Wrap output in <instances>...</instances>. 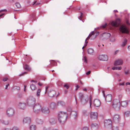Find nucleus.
I'll use <instances>...</instances> for the list:
<instances>
[{
	"instance_id": "1",
	"label": "nucleus",
	"mask_w": 130,
	"mask_h": 130,
	"mask_svg": "<svg viewBox=\"0 0 130 130\" xmlns=\"http://www.w3.org/2000/svg\"><path fill=\"white\" fill-rule=\"evenodd\" d=\"M78 96L80 102L83 105H85L88 102L89 100V103L90 107H91L92 104V97L91 96H90L89 98L88 96H85L82 93H79Z\"/></svg>"
},
{
	"instance_id": "2",
	"label": "nucleus",
	"mask_w": 130,
	"mask_h": 130,
	"mask_svg": "<svg viewBox=\"0 0 130 130\" xmlns=\"http://www.w3.org/2000/svg\"><path fill=\"white\" fill-rule=\"evenodd\" d=\"M67 117V114L66 112H60L58 116V119L60 123H63Z\"/></svg>"
},
{
	"instance_id": "3",
	"label": "nucleus",
	"mask_w": 130,
	"mask_h": 130,
	"mask_svg": "<svg viewBox=\"0 0 130 130\" xmlns=\"http://www.w3.org/2000/svg\"><path fill=\"white\" fill-rule=\"evenodd\" d=\"M113 107L116 110H119L120 108V103L118 100L115 99L112 104Z\"/></svg>"
},
{
	"instance_id": "4",
	"label": "nucleus",
	"mask_w": 130,
	"mask_h": 130,
	"mask_svg": "<svg viewBox=\"0 0 130 130\" xmlns=\"http://www.w3.org/2000/svg\"><path fill=\"white\" fill-rule=\"evenodd\" d=\"M26 104L29 106H31L34 105L35 102V99L32 96L29 97L27 99Z\"/></svg>"
},
{
	"instance_id": "5",
	"label": "nucleus",
	"mask_w": 130,
	"mask_h": 130,
	"mask_svg": "<svg viewBox=\"0 0 130 130\" xmlns=\"http://www.w3.org/2000/svg\"><path fill=\"white\" fill-rule=\"evenodd\" d=\"M42 108V107L40 104H37L34 106V111L36 113H39L41 111Z\"/></svg>"
},
{
	"instance_id": "6",
	"label": "nucleus",
	"mask_w": 130,
	"mask_h": 130,
	"mask_svg": "<svg viewBox=\"0 0 130 130\" xmlns=\"http://www.w3.org/2000/svg\"><path fill=\"white\" fill-rule=\"evenodd\" d=\"M14 113V110L12 108H8L7 111V116L10 117H11L13 116Z\"/></svg>"
},
{
	"instance_id": "7",
	"label": "nucleus",
	"mask_w": 130,
	"mask_h": 130,
	"mask_svg": "<svg viewBox=\"0 0 130 130\" xmlns=\"http://www.w3.org/2000/svg\"><path fill=\"white\" fill-rule=\"evenodd\" d=\"M119 29L120 31L122 33H127L129 32L127 27L124 25L121 26Z\"/></svg>"
},
{
	"instance_id": "8",
	"label": "nucleus",
	"mask_w": 130,
	"mask_h": 130,
	"mask_svg": "<svg viewBox=\"0 0 130 130\" xmlns=\"http://www.w3.org/2000/svg\"><path fill=\"white\" fill-rule=\"evenodd\" d=\"M98 58V59L100 60L106 61L108 60L107 56L106 55H100Z\"/></svg>"
},
{
	"instance_id": "9",
	"label": "nucleus",
	"mask_w": 130,
	"mask_h": 130,
	"mask_svg": "<svg viewBox=\"0 0 130 130\" xmlns=\"http://www.w3.org/2000/svg\"><path fill=\"white\" fill-rule=\"evenodd\" d=\"M103 95L105 97L106 100V102H110L112 100V96L111 94H108L107 95L106 97L105 96V92L104 91H103Z\"/></svg>"
},
{
	"instance_id": "10",
	"label": "nucleus",
	"mask_w": 130,
	"mask_h": 130,
	"mask_svg": "<svg viewBox=\"0 0 130 130\" xmlns=\"http://www.w3.org/2000/svg\"><path fill=\"white\" fill-rule=\"evenodd\" d=\"M41 111L44 114H47L50 112V110L48 107L43 106L42 108Z\"/></svg>"
},
{
	"instance_id": "11",
	"label": "nucleus",
	"mask_w": 130,
	"mask_h": 130,
	"mask_svg": "<svg viewBox=\"0 0 130 130\" xmlns=\"http://www.w3.org/2000/svg\"><path fill=\"white\" fill-rule=\"evenodd\" d=\"M104 125L105 126L107 127L108 126L109 127H111L112 121L108 119L105 120L104 121Z\"/></svg>"
},
{
	"instance_id": "12",
	"label": "nucleus",
	"mask_w": 130,
	"mask_h": 130,
	"mask_svg": "<svg viewBox=\"0 0 130 130\" xmlns=\"http://www.w3.org/2000/svg\"><path fill=\"white\" fill-rule=\"evenodd\" d=\"M120 117L119 115L116 114L113 117V120L116 123H118L120 120Z\"/></svg>"
},
{
	"instance_id": "13",
	"label": "nucleus",
	"mask_w": 130,
	"mask_h": 130,
	"mask_svg": "<svg viewBox=\"0 0 130 130\" xmlns=\"http://www.w3.org/2000/svg\"><path fill=\"white\" fill-rule=\"evenodd\" d=\"M98 117L97 113L96 112H91L90 114V117L92 119H96Z\"/></svg>"
},
{
	"instance_id": "14",
	"label": "nucleus",
	"mask_w": 130,
	"mask_h": 130,
	"mask_svg": "<svg viewBox=\"0 0 130 130\" xmlns=\"http://www.w3.org/2000/svg\"><path fill=\"white\" fill-rule=\"evenodd\" d=\"M94 106L95 107L99 106L101 105V102L100 100L98 99H95L93 102Z\"/></svg>"
},
{
	"instance_id": "15",
	"label": "nucleus",
	"mask_w": 130,
	"mask_h": 130,
	"mask_svg": "<svg viewBox=\"0 0 130 130\" xmlns=\"http://www.w3.org/2000/svg\"><path fill=\"white\" fill-rule=\"evenodd\" d=\"M99 32H94V31H92L91 33L89 34L88 36L86 39V41L88 40L89 38L92 35L95 36V38L96 36L98 34H99Z\"/></svg>"
},
{
	"instance_id": "16",
	"label": "nucleus",
	"mask_w": 130,
	"mask_h": 130,
	"mask_svg": "<svg viewBox=\"0 0 130 130\" xmlns=\"http://www.w3.org/2000/svg\"><path fill=\"white\" fill-rule=\"evenodd\" d=\"M26 106V104L24 103L20 102L18 104V108L20 109H24Z\"/></svg>"
},
{
	"instance_id": "17",
	"label": "nucleus",
	"mask_w": 130,
	"mask_h": 130,
	"mask_svg": "<svg viewBox=\"0 0 130 130\" xmlns=\"http://www.w3.org/2000/svg\"><path fill=\"white\" fill-rule=\"evenodd\" d=\"M30 122V119L29 117H25L23 120V122L24 124H29Z\"/></svg>"
},
{
	"instance_id": "18",
	"label": "nucleus",
	"mask_w": 130,
	"mask_h": 130,
	"mask_svg": "<svg viewBox=\"0 0 130 130\" xmlns=\"http://www.w3.org/2000/svg\"><path fill=\"white\" fill-rule=\"evenodd\" d=\"M122 64V60L121 59H119L115 61L114 64L115 66L120 65Z\"/></svg>"
},
{
	"instance_id": "19",
	"label": "nucleus",
	"mask_w": 130,
	"mask_h": 130,
	"mask_svg": "<svg viewBox=\"0 0 130 130\" xmlns=\"http://www.w3.org/2000/svg\"><path fill=\"white\" fill-rule=\"evenodd\" d=\"M55 94V92L53 90L50 91L47 93L48 96L51 97H53Z\"/></svg>"
},
{
	"instance_id": "20",
	"label": "nucleus",
	"mask_w": 130,
	"mask_h": 130,
	"mask_svg": "<svg viewBox=\"0 0 130 130\" xmlns=\"http://www.w3.org/2000/svg\"><path fill=\"white\" fill-rule=\"evenodd\" d=\"M121 105L122 107H126L127 105L128 102L126 101H122L121 103Z\"/></svg>"
},
{
	"instance_id": "21",
	"label": "nucleus",
	"mask_w": 130,
	"mask_h": 130,
	"mask_svg": "<svg viewBox=\"0 0 130 130\" xmlns=\"http://www.w3.org/2000/svg\"><path fill=\"white\" fill-rule=\"evenodd\" d=\"M87 52L88 53L91 55H93L94 53V50L92 48H89L87 50Z\"/></svg>"
},
{
	"instance_id": "22",
	"label": "nucleus",
	"mask_w": 130,
	"mask_h": 130,
	"mask_svg": "<svg viewBox=\"0 0 130 130\" xmlns=\"http://www.w3.org/2000/svg\"><path fill=\"white\" fill-rule=\"evenodd\" d=\"M57 106V104L54 102L51 103L50 105V107L53 109L55 108Z\"/></svg>"
},
{
	"instance_id": "23",
	"label": "nucleus",
	"mask_w": 130,
	"mask_h": 130,
	"mask_svg": "<svg viewBox=\"0 0 130 130\" xmlns=\"http://www.w3.org/2000/svg\"><path fill=\"white\" fill-rule=\"evenodd\" d=\"M2 123L5 125H7L9 123V121L8 120L2 119Z\"/></svg>"
},
{
	"instance_id": "24",
	"label": "nucleus",
	"mask_w": 130,
	"mask_h": 130,
	"mask_svg": "<svg viewBox=\"0 0 130 130\" xmlns=\"http://www.w3.org/2000/svg\"><path fill=\"white\" fill-rule=\"evenodd\" d=\"M37 123L38 124H41L43 123V121L40 119L38 118L36 120Z\"/></svg>"
},
{
	"instance_id": "25",
	"label": "nucleus",
	"mask_w": 130,
	"mask_h": 130,
	"mask_svg": "<svg viewBox=\"0 0 130 130\" xmlns=\"http://www.w3.org/2000/svg\"><path fill=\"white\" fill-rule=\"evenodd\" d=\"M24 68L25 70L29 71H30L31 70V68L29 67V66L26 64L24 65Z\"/></svg>"
},
{
	"instance_id": "26",
	"label": "nucleus",
	"mask_w": 130,
	"mask_h": 130,
	"mask_svg": "<svg viewBox=\"0 0 130 130\" xmlns=\"http://www.w3.org/2000/svg\"><path fill=\"white\" fill-rule=\"evenodd\" d=\"M91 127L92 128H97L98 127V125L96 123H92L91 124Z\"/></svg>"
},
{
	"instance_id": "27",
	"label": "nucleus",
	"mask_w": 130,
	"mask_h": 130,
	"mask_svg": "<svg viewBox=\"0 0 130 130\" xmlns=\"http://www.w3.org/2000/svg\"><path fill=\"white\" fill-rule=\"evenodd\" d=\"M49 122L51 124H53L56 123L55 119L53 118H51L49 119Z\"/></svg>"
},
{
	"instance_id": "28",
	"label": "nucleus",
	"mask_w": 130,
	"mask_h": 130,
	"mask_svg": "<svg viewBox=\"0 0 130 130\" xmlns=\"http://www.w3.org/2000/svg\"><path fill=\"white\" fill-rule=\"evenodd\" d=\"M111 24L113 26L115 27H117L118 26L117 21H113L111 22Z\"/></svg>"
},
{
	"instance_id": "29",
	"label": "nucleus",
	"mask_w": 130,
	"mask_h": 130,
	"mask_svg": "<svg viewBox=\"0 0 130 130\" xmlns=\"http://www.w3.org/2000/svg\"><path fill=\"white\" fill-rule=\"evenodd\" d=\"M30 87L31 90H35L36 88L35 85L33 84H31L30 86Z\"/></svg>"
},
{
	"instance_id": "30",
	"label": "nucleus",
	"mask_w": 130,
	"mask_h": 130,
	"mask_svg": "<svg viewBox=\"0 0 130 130\" xmlns=\"http://www.w3.org/2000/svg\"><path fill=\"white\" fill-rule=\"evenodd\" d=\"M64 103L62 101H59L57 103V105H60L62 106H64Z\"/></svg>"
},
{
	"instance_id": "31",
	"label": "nucleus",
	"mask_w": 130,
	"mask_h": 130,
	"mask_svg": "<svg viewBox=\"0 0 130 130\" xmlns=\"http://www.w3.org/2000/svg\"><path fill=\"white\" fill-rule=\"evenodd\" d=\"M71 114L72 115L74 118L76 119L77 117V114L76 112H74L71 113Z\"/></svg>"
},
{
	"instance_id": "32",
	"label": "nucleus",
	"mask_w": 130,
	"mask_h": 130,
	"mask_svg": "<svg viewBox=\"0 0 130 130\" xmlns=\"http://www.w3.org/2000/svg\"><path fill=\"white\" fill-rule=\"evenodd\" d=\"M41 91V90L40 89H39L37 90L36 95L37 96L39 97L40 95V92Z\"/></svg>"
},
{
	"instance_id": "33",
	"label": "nucleus",
	"mask_w": 130,
	"mask_h": 130,
	"mask_svg": "<svg viewBox=\"0 0 130 130\" xmlns=\"http://www.w3.org/2000/svg\"><path fill=\"white\" fill-rule=\"evenodd\" d=\"M36 129V126L35 125H32L30 127V130H35Z\"/></svg>"
},
{
	"instance_id": "34",
	"label": "nucleus",
	"mask_w": 130,
	"mask_h": 130,
	"mask_svg": "<svg viewBox=\"0 0 130 130\" xmlns=\"http://www.w3.org/2000/svg\"><path fill=\"white\" fill-rule=\"evenodd\" d=\"M130 114V112L129 111H126L124 113L125 116L126 117H128L129 116V114Z\"/></svg>"
},
{
	"instance_id": "35",
	"label": "nucleus",
	"mask_w": 130,
	"mask_h": 130,
	"mask_svg": "<svg viewBox=\"0 0 130 130\" xmlns=\"http://www.w3.org/2000/svg\"><path fill=\"white\" fill-rule=\"evenodd\" d=\"M127 40L126 39H125L124 40V41L121 45V46H125L127 44Z\"/></svg>"
},
{
	"instance_id": "36",
	"label": "nucleus",
	"mask_w": 130,
	"mask_h": 130,
	"mask_svg": "<svg viewBox=\"0 0 130 130\" xmlns=\"http://www.w3.org/2000/svg\"><path fill=\"white\" fill-rule=\"evenodd\" d=\"M11 130H19V129L17 127L14 126L12 128H11Z\"/></svg>"
},
{
	"instance_id": "37",
	"label": "nucleus",
	"mask_w": 130,
	"mask_h": 130,
	"mask_svg": "<svg viewBox=\"0 0 130 130\" xmlns=\"http://www.w3.org/2000/svg\"><path fill=\"white\" fill-rule=\"evenodd\" d=\"M15 5L18 8H20L21 7L20 4L18 2H17L15 3Z\"/></svg>"
},
{
	"instance_id": "38",
	"label": "nucleus",
	"mask_w": 130,
	"mask_h": 130,
	"mask_svg": "<svg viewBox=\"0 0 130 130\" xmlns=\"http://www.w3.org/2000/svg\"><path fill=\"white\" fill-rule=\"evenodd\" d=\"M8 79V78L7 77H5L3 78V80L4 82H6L7 80Z\"/></svg>"
},
{
	"instance_id": "39",
	"label": "nucleus",
	"mask_w": 130,
	"mask_h": 130,
	"mask_svg": "<svg viewBox=\"0 0 130 130\" xmlns=\"http://www.w3.org/2000/svg\"><path fill=\"white\" fill-rule=\"evenodd\" d=\"M83 60L84 62H85L86 63H87V58L86 56L84 57V58L83 59Z\"/></svg>"
},
{
	"instance_id": "40",
	"label": "nucleus",
	"mask_w": 130,
	"mask_h": 130,
	"mask_svg": "<svg viewBox=\"0 0 130 130\" xmlns=\"http://www.w3.org/2000/svg\"><path fill=\"white\" fill-rule=\"evenodd\" d=\"M118 128L117 126H113L112 128V130H118Z\"/></svg>"
},
{
	"instance_id": "41",
	"label": "nucleus",
	"mask_w": 130,
	"mask_h": 130,
	"mask_svg": "<svg viewBox=\"0 0 130 130\" xmlns=\"http://www.w3.org/2000/svg\"><path fill=\"white\" fill-rule=\"evenodd\" d=\"M40 4V3H37V1H35L33 3V4H32V5H34L35 4V6H37L38 5H39V4Z\"/></svg>"
},
{
	"instance_id": "42",
	"label": "nucleus",
	"mask_w": 130,
	"mask_h": 130,
	"mask_svg": "<svg viewBox=\"0 0 130 130\" xmlns=\"http://www.w3.org/2000/svg\"><path fill=\"white\" fill-rule=\"evenodd\" d=\"M110 41L112 42H114L115 41V39L114 37H111L110 38Z\"/></svg>"
},
{
	"instance_id": "43",
	"label": "nucleus",
	"mask_w": 130,
	"mask_h": 130,
	"mask_svg": "<svg viewBox=\"0 0 130 130\" xmlns=\"http://www.w3.org/2000/svg\"><path fill=\"white\" fill-rule=\"evenodd\" d=\"M64 87H65L66 88H67V89H68L69 88V86L68 85V84H65L64 85Z\"/></svg>"
},
{
	"instance_id": "44",
	"label": "nucleus",
	"mask_w": 130,
	"mask_h": 130,
	"mask_svg": "<svg viewBox=\"0 0 130 130\" xmlns=\"http://www.w3.org/2000/svg\"><path fill=\"white\" fill-rule=\"evenodd\" d=\"M107 25V24H104L103 25L101 26V27L103 28H104L106 27V26Z\"/></svg>"
},
{
	"instance_id": "45",
	"label": "nucleus",
	"mask_w": 130,
	"mask_h": 130,
	"mask_svg": "<svg viewBox=\"0 0 130 130\" xmlns=\"http://www.w3.org/2000/svg\"><path fill=\"white\" fill-rule=\"evenodd\" d=\"M43 130H51V128H46L45 127H44Z\"/></svg>"
},
{
	"instance_id": "46",
	"label": "nucleus",
	"mask_w": 130,
	"mask_h": 130,
	"mask_svg": "<svg viewBox=\"0 0 130 130\" xmlns=\"http://www.w3.org/2000/svg\"><path fill=\"white\" fill-rule=\"evenodd\" d=\"M83 130H88V128L87 127H83Z\"/></svg>"
},
{
	"instance_id": "47",
	"label": "nucleus",
	"mask_w": 130,
	"mask_h": 130,
	"mask_svg": "<svg viewBox=\"0 0 130 130\" xmlns=\"http://www.w3.org/2000/svg\"><path fill=\"white\" fill-rule=\"evenodd\" d=\"M26 73H27V72H23V73H22V74H21L19 76H21L23 75L24 74H26Z\"/></svg>"
},
{
	"instance_id": "48",
	"label": "nucleus",
	"mask_w": 130,
	"mask_h": 130,
	"mask_svg": "<svg viewBox=\"0 0 130 130\" xmlns=\"http://www.w3.org/2000/svg\"><path fill=\"white\" fill-rule=\"evenodd\" d=\"M15 89H17V90H19L20 89V88L18 86H15L14 87Z\"/></svg>"
},
{
	"instance_id": "49",
	"label": "nucleus",
	"mask_w": 130,
	"mask_h": 130,
	"mask_svg": "<svg viewBox=\"0 0 130 130\" xmlns=\"http://www.w3.org/2000/svg\"><path fill=\"white\" fill-rule=\"evenodd\" d=\"M112 69L113 70H117V67H113L112 68Z\"/></svg>"
},
{
	"instance_id": "50",
	"label": "nucleus",
	"mask_w": 130,
	"mask_h": 130,
	"mask_svg": "<svg viewBox=\"0 0 130 130\" xmlns=\"http://www.w3.org/2000/svg\"><path fill=\"white\" fill-rule=\"evenodd\" d=\"M81 15L79 17L80 18H81L83 15V13L82 12L80 13Z\"/></svg>"
},
{
	"instance_id": "51",
	"label": "nucleus",
	"mask_w": 130,
	"mask_h": 130,
	"mask_svg": "<svg viewBox=\"0 0 130 130\" xmlns=\"http://www.w3.org/2000/svg\"><path fill=\"white\" fill-rule=\"evenodd\" d=\"M48 86H47L46 87V89H45V93H46L47 92V90L48 89Z\"/></svg>"
},
{
	"instance_id": "52",
	"label": "nucleus",
	"mask_w": 130,
	"mask_h": 130,
	"mask_svg": "<svg viewBox=\"0 0 130 130\" xmlns=\"http://www.w3.org/2000/svg\"><path fill=\"white\" fill-rule=\"evenodd\" d=\"M6 11H7V10L6 9L3 10H2L0 11V13H1L2 12Z\"/></svg>"
},
{
	"instance_id": "53",
	"label": "nucleus",
	"mask_w": 130,
	"mask_h": 130,
	"mask_svg": "<svg viewBox=\"0 0 130 130\" xmlns=\"http://www.w3.org/2000/svg\"><path fill=\"white\" fill-rule=\"evenodd\" d=\"M3 130H11V128H4L3 129Z\"/></svg>"
},
{
	"instance_id": "54",
	"label": "nucleus",
	"mask_w": 130,
	"mask_h": 130,
	"mask_svg": "<svg viewBox=\"0 0 130 130\" xmlns=\"http://www.w3.org/2000/svg\"><path fill=\"white\" fill-rule=\"evenodd\" d=\"M90 72H91L90 71L87 72L86 73V74L87 75H89L90 73Z\"/></svg>"
},
{
	"instance_id": "55",
	"label": "nucleus",
	"mask_w": 130,
	"mask_h": 130,
	"mask_svg": "<svg viewBox=\"0 0 130 130\" xmlns=\"http://www.w3.org/2000/svg\"><path fill=\"white\" fill-rule=\"evenodd\" d=\"M107 36H108V37H109L111 36V35L110 33H107Z\"/></svg>"
},
{
	"instance_id": "56",
	"label": "nucleus",
	"mask_w": 130,
	"mask_h": 130,
	"mask_svg": "<svg viewBox=\"0 0 130 130\" xmlns=\"http://www.w3.org/2000/svg\"><path fill=\"white\" fill-rule=\"evenodd\" d=\"M122 69V68L121 67H119L117 68V70H121Z\"/></svg>"
},
{
	"instance_id": "57",
	"label": "nucleus",
	"mask_w": 130,
	"mask_h": 130,
	"mask_svg": "<svg viewBox=\"0 0 130 130\" xmlns=\"http://www.w3.org/2000/svg\"><path fill=\"white\" fill-rule=\"evenodd\" d=\"M85 46H86L87 45V44L88 43V42L87 41H85Z\"/></svg>"
},
{
	"instance_id": "58",
	"label": "nucleus",
	"mask_w": 130,
	"mask_h": 130,
	"mask_svg": "<svg viewBox=\"0 0 130 130\" xmlns=\"http://www.w3.org/2000/svg\"><path fill=\"white\" fill-rule=\"evenodd\" d=\"M38 85L39 86H41L42 85V84L40 82L38 83Z\"/></svg>"
},
{
	"instance_id": "59",
	"label": "nucleus",
	"mask_w": 130,
	"mask_h": 130,
	"mask_svg": "<svg viewBox=\"0 0 130 130\" xmlns=\"http://www.w3.org/2000/svg\"><path fill=\"white\" fill-rule=\"evenodd\" d=\"M79 87L78 85H77L76 86V90L78 88H79Z\"/></svg>"
},
{
	"instance_id": "60",
	"label": "nucleus",
	"mask_w": 130,
	"mask_h": 130,
	"mask_svg": "<svg viewBox=\"0 0 130 130\" xmlns=\"http://www.w3.org/2000/svg\"><path fill=\"white\" fill-rule=\"evenodd\" d=\"M9 85V84H8L6 86V87H5V89H7V88H8V87Z\"/></svg>"
},
{
	"instance_id": "61",
	"label": "nucleus",
	"mask_w": 130,
	"mask_h": 130,
	"mask_svg": "<svg viewBox=\"0 0 130 130\" xmlns=\"http://www.w3.org/2000/svg\"><path fill=\"white\" fill-rule=\"evenodd\" d=\"M124 83H120V85H124Z\"/></svg>"
},
{
	"instance_id": "62",
	"label": "nucleus",
	"mask_w": 130,
	"mask_h": 130,
	"mask_svg": "<svg viewBox=\"0 0 130 130\" xmlns=\"http://www.w3.org/2000/svg\"><path fill=\"white\" fill-rule=\"evenodd\" d=\"M126 85H130V83L128 82L126 84Z\"/></svg>"
},
{
	"instance_id": "63",
	"label": "nucleus",
	"mask_w": 130,
	"mask_h": 130,
	"mask_svg": "<svg viewBox=\"0 0 130 130\" xmlns=\"http://www.w3.org/2000/svg\"><path fill=\"white\" fill-rule=\"evenodd\" d=\"M31 82H34L35 83H37V81H34V80H32L31 81Z\"/></svg>"
},
{
	"instance_id": "64",
	"label": "nucleus",
	"mask_w": 130,
	"mask_h": 130,
	"mask_svg": "<svg viewBox=\"0 0 130 130\" xmlns=\"http://www.w3.org/2000/svg\"><path fill=\"white\" fill-rule=\"evenodd\" d=\"M118 52V51H116L115 52V54H116Z\"/></svg>"
}]
</instances>
